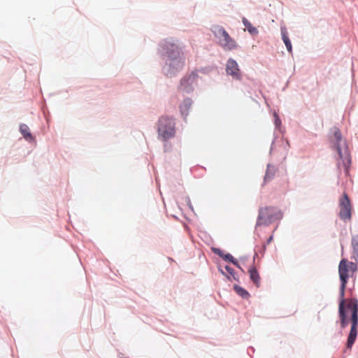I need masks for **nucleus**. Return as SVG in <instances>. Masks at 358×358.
<instances>
[{"mask_svg":"<svg viewBox=\"0 0 358 358\" xmlns=\"http://www.w3.org/2000/svg\"><path fill=\"white\" fill-rule=\"evenodd\" d=\"M226 72L236 80L242 79V75L237 62L233 58H229L226 64Z\"/></svg>","mask_w":358,"mask_h":358,"instance_id":"nucleus-10","label":"nucleus"},{"mask_svg":"<svg viewBox=\"0 0 358 358\" xmlns=\"http://www.w3.org/2000/svg\"><path fill=\"white\" fill-rule=\"evenodd\" d=\"M288 148H289V141L287 140L286 142H285V149L288 150Z\"/></svg>","mask_w":358,"mask_h":358,"instance_id":"nucleus-32","label":"nucleus"},{"mask_svg":"<svg viewBox=\"0 0 358 358\" xmlns=\"http://www.w3.org/2000/svg\"><path fill=\"white\" fill-rule=\"evenodd\" d=\"M216 265H217V271L218 272L222 275H223L224 277H225L227 279H229V276H228V274L227 273V271H225L224 270V268H223V266H222V264L219 262H216Z\"/></svg>","mask_w":358,"mask_h":358,"instance_id":"nucleus-24","label":"nucleus"},{"mask_svg":"<svg viewBox=\"0 0 358 358\" xmlns=\"http://www.w3.org/2000/svg\"><path fill=\"white\" fill-rule=\"evenodd\" d=\"M194 71H196V75H198V73H201L203 74H208L210 72V68L208 66L201 67L199 69L194 70Z\"/></svg>","mask_w":358,"mask_h":358,"instance_id":"nucleus-25","label":"nucleus"},{"mask_svg":"<svg viewBox=\"0 0 358 358\" xmlns=\"http://www.w3.org/2000/svg\"><path fill=\"white\" fill-rule=\"evenodd\" d=\"M185 201H186V202L187 203V205H188L189 208L192 210H193V206H192V203H191V201H190L189 197V196H187V197H186V199H185Z\"/></svg>","mask_w":358,"mask_h":358,"instance_id":"nucleus-29","label":"nucleus"},{"mask_svg":"<svg viewBox=\"0 0 358 358\" xmlns=\"http://www.w3.org/2000/svg\"><path fill=\"white\" fill-rule=\"evenodd\" d=\"M124 358H129V357H124Z\"/></svg>","mask_w":358,"mask_h":358,"instance_id":"nucleus-35","label":"nucleus"},{"mask_svg":"<svg viewBox=\"0 0 358 358\" xmlns=\"http://www.w3.org/2000/svg\"><path fill=\"white\" fill-rule=\"evenodd\" d=\"M350 272H351V275H352V274L357 271V263H354V262H350Z\"/></svg>","mask_w":358,"mask_h":358,"instance_id":"nucleus-26","label":"nucleus"},{"mask_svg":"<svg viewBox=\"0 0 358 358\" xmlns=\"http://www.w3.org/2000/svg\"><path fill=\"white\" fill-rule=\"evenodd\" d=\"M276 138H277L276 136H275V137H274V139L273 140V141H272V143H271V148H270V152H270V154L272 152L273 147V145H274V143H275V141Z\"/></svg>","mask_w":358,"mask_h":358,"instance_id":"nucleus-31","label":"nucleus"},{"mask_svg":"<svg viewBox=\"0 0 358 358\" xmlns=\"http://www.w3.org/2000/svg\"><path fill=\"white\" fill-rule=\"evenodd\" d=\"M255 348L252 347V346H250L247 349V353L248 355L251 357L252 358V354H253L255 352Z\"/></svg>","mask_w":358,"mask_h":358,"instance_id":"nucleus-27","label":"nucleus"},{"mask_svg":"<svg viewBox=\"0 0 358 358\" xmlns=\"http://www.w3.org/2000/svg\"><path fill=\"white\" fill-rule=\"evenodd\" d=\"M192 103V99L189 97H186L179 105L180 112L181 113L182 117L184 119H185L187 116L189 115V110Z\"/></svg>","mask_w":358,"mask_h":358,"instance_id":"nucleus-12","label":"nucleus"},{"mask_svg":"<svg viewBox=\"0 0 358 358\" xmlns=\"http://www.w3.org/2000/svg\"><path fill=\"white\" fill-rule=\"evenodd\" d=\"M224 48L226 50L231 51L235 49H238V48H240V46L238 45L236 41L232 38L230 43H229L228 45H225Z\"/></svg>","mask_w":358,"mask_h":358,"instance_id":"nucleus-23","label":"nucleus"},{"mask_svg":"<svg viewBox=\"0 0 358 358\" xmlns=\"http://www.w3.org/2000/svg\"><path fill=\"white\" fill-rule=\"evenodd\" d=\"M343 358H345V356H343Z\"/></svg>","mask_w":358,"mask_h":358,"instance_id":"nucleus-34","label":"nucleus"},{"mask_svg":"<svg viewBox=\"0 0 358 358\" xmlns=\"http://www.w3.org/2000/svg\"><path fill=\"white\" fill-rule=\"evenodd\" d=\"M349 324L350 323V330L348 335L345 348L343 350V353H347L348 351H351L353 345L355 344L357 335H358V310L355 307L353 310H349Z\"/></svg>","mask_w":358,"mask_h":358,"instance_id":"nucleus-5","label":"nucleus"},{"mask_svg":"<svg viewBox=\"0 0 358 358\" xmlns=\"http://www.w3.org/2000/svg\"><path fill=\"white\" fill-rule=\"evenodd\" d=\"M330 133L334 136L336 141L331 148L332 149H335L337 151L338 157L341 160L344 166V172L345 174H347L349 173L352 164L351 155L347 141H345L343 142L344 150H343L341 145L343 136L340 129L338 127L334 126L331 128Z\"/></svg>","mask_w":358,"mask_h":358,"instance_id":"nucleus-3","label":"nucleus"},{"mask_svg":"<svg viewBox=\"0 0 358 358\" xmlns=\"http://www.w3.org/2000/svg\"><path fill=\"white\" fill-rule=\"evenodd\" d=\"M276 169L274 165L271 164H268L266 166V170L265 173V176L264 177V183L263 185H265L268 181L272 180L275 174Z\"/></svg>","mask_w":358,"mask_h":358,"instance_id":"nucleus-16","label":"nucleus"},{"mask_svg":"<svg viewBox=\"0 0 358 358\" xmlns=\"http://www.w3.org/2000/svg\"><path fill=\"white\" fill-rule=\"evenodd\" d=\"M168 259H169V261L173 262V258H171V257H169Z\"/></svg>","mask_w":358,"mask_h":358,"instance_id":"nucleus-33","label":"nucleus"},{"mask_svg":"<svg viewBox=\"0 0 358 358\" xmlns=\"http://www.w3.org/2000/svg\"><path fill=\"white\" fill-rule=\"evenodd\" d=\"M198 77L199 75H196V71H192L190 73L185 74L180 80V85L178 87V91L185 94L192 93L194 90L193 83Z\"/></svg>","mask_w":358,"mask_h":358,"instance_id":"nucleus-7","label":"nucleus"},{"mask_svg":"<svg viewBox=\"0 0 358 358\" xmlns=\"http://www.w3.org/2000/svg\"><path fill=\"white\" fill-rule=\"evenodd\" d=\"M350 262L346 258H343L338 265V275L340 280L339 294H338V315L341 324V329H344L349 324V310H353L355 307L358 310V299L354 296L349 299L345 303V290L348 280L351 275Z\"/></svg>","mask_w":358,"mask_h":358,"instance_id":"nucleus-2","label":"nucleus"},{"mask_svg":"<svg viewBox=\"0 0 358 358\" xmlns=\"http://www.w3.org/2000/svg\"><path fill=\"white\" fill-rule=\"evenodd\" d=\"M339 217L341 220L346 221L352 218V204L346 192H343L339 199Z\"/></svg>","mask_w":358,"mask_h":358,"instance_id":"nucleus-8","label":"nucleus"},{"mask_svg":"<svg viewBox=\"0 0 358 358\" xmlns=\"http://www.w3.org/2000/svg\"><path fill=\"white\" fill-rule=\"evenodd\" d=\"M281 38L289 53L292 52V45L285 26L280 27Z\"/></svg>","mask_w":358,"mask_h":358,"instance_id":"nucleus-13","label":"nucleus"},{"mask_svg":"<svg viewBox=\"0 0 358 358\" xmlns=\"http://www.w3.org/2000/svg\"><path fill=\"white\" fill-rule=\"evenodd\" d=\"M157 132L164 141L173 137L176 134V119L172 115H163L157 122Z\"/></svg>","mask_w":358,"mask_h":358,"instance_id":"nucleus-4","label":"nucleus"},{"mask_svg":"<svg viewBox=\"0 0 358 358\" xmlns=\"http://www.w3.org/2000/svg\"><path fill=\"white\" fill-rule=\"evenodd\" d=\"M257 252H255L253 257V263H255V258L257 257ZM248 273L250 280L257 287H259L261 278L259 273L254 264H252V265L249 267Z\"/></svg>","mask_w":358,"mask_h":358,"instance_id":"nucleus-11","label":"nucleus"},{"mask_svg":"<svg viewBox=\"0 0 358 358\" xmlns=\"http://www.w3.org/2000/svg\"><path fill=\"white\" fill-rule=\"evenodd\" d=\"M20 131L22 135L23 138L28 142H32L35 140V137L31 133L29 127L26 124H20Z\"/></svg>","mask_w":358,"mask_h":358,"instance_id":"nucleus-14","label":"nucleus"},{"mask_svg":"<svg viewBox=\"0 0 358 358\" xmlns=\"http://www.w3.org/2000/svg\"><path fill=\"white\" fill-rule=\"evenodd\" d=\"M233 290L243 299L248 300L251 296L250 292L246 289L238 284H234L233 285Z\"/></svg>","mask_w":358,"mask_h":358,"instance_id":"nucleus-15","label":"nucleus"},{"mask_svg":"<svg viewBox=\"0 0 358 358\" xmlns=\"http://www.w3.org/2000/svg\"><path fill=\"white\" fill-rule=\"evenodd\" d=\"M273 123H274L275 129L278 130L280 132H282V120H281L279 115L275 110L273 112Z\"/></svg>","mask_w":358,"mask_h":358,"instance_id":"nucleus-21","label":"nucleus"},{"mask_svg":"<svg viewBox=\"0 0 358 358\" xmlns=\"http://www.w3.org/2000/svg\"><path fill=\"white\" fill-rule=\"evenodd\" d=\"M268 209V207L259 208L258 210V216L255 224V228L260 226H268L276 220H280L283 217V213L281 210H278L276 212L270 214L266 217V211Z\"/></svg>","mask_w":358,"mask_h":358,"instance_id":"nucleus-6","label":"nucleus"},{"mask_svg":"<svg viewBox=\"0 0 358 358\" xmlns=\"http://www.w3.org/2000/svg\"><path fill=\"white\" fill-rule=\"evenodd\" d=\"M266 250V244H263V245L260 247V248H259V252L260 254H262V256H263V255H264V253H265Z\"/></svg>","mask_w":358,"mask_h":358,"instance_id":"nucleus-28","label":"nucleus"},{"mask_svg":"<svg viewBox=\"0 0 358 358\" xmlns=\"http://www.w3.org/2000/svg\"><path fill=\"white\" fill-rule=\"evenodd\" d=\"M228 276H229V279H227L229 281L231 282L233 280L240 282V278L238 273L229 264H226L224 266Z\"/></svg>","mask_w":358,"mask_h":358,"instance_id":"nucleus-17","label":"nucleus"},{"mask_svg":"<svg viewBox=\"0 0 358 358\" xmlns=\"http://www.w3.org/2000/svg\"><path fill=\"white\" fill-rule=\"evenodd\" d=\"M211 30L214 34L215 37L220 39V41L222 38L227 31L225 29L220 25L213 26Z\"/></svg>","mask_w":358,"mask_h":358,"instance_id":"nucleus-18","label":"nucleus"},{"mask_svg":"<svg viewBox=\"0 0 358 358\" xmlns=\"http://www.w3.org/2000/svg\"><path fill=\"white\" fill-rule=\"evenodd\" d=\"M231 39L232 38L230 36L229 33L226 31L225 34L220 41V45L224 48L225 45H227L229 43H230Z\"/></svg>","mask_w":358,"mask_h":358,"instance_id":"nucleus-22","label":"nucleus"},{"mask_svg":"<svg viewBox=\"0 0 358 358\" xmlns=\"http://www.w3.org/2000/svg\"><path fill=\"white\" fill-rule=\"evenodd\" d=\"M242 22L245 29L248 30L250 34L257 35L259 31L257 27H254L250 22H249L245 17H243Z\"/></svg>","mask_w":358,"mask_h":358,"instance_id":"nucleus-19","label":"nucleus"},{"mask_svg":"<svg viewBox=\"0 0 358 358\" xmlns=\"http://www.w3.org/2000/svg\"><path fill=\"white\" fill-rule=\"evenodd\" d=\"M273 240V235L271 234L267 239H266V243H264V244H266V245L270 244L272 241Z\"/></svg>","mask_w":358,"mask_h":358,"instance_id":"nucleus-30","label":"nucleus"},{"mask_svg":"<svg viewBox=\"0 0 358 358\" xmlns=\"http://www.w3.org/2000/svg\"><path fill=\"white\" fill-rule=\"evenodd\" d=\"M185 46L173 38L162 40L157 48L162 72L167 78H173L183 69L185 65Z\"/></svg>","mask_w":358,"mask_h":358,"instance_id":"nucleus-1","label":"nucleus"},{"mask_svg":"<svg viewBox=\"0 0 358 358\" xmlns=\"http://www.w3.org/2000/svg\"><path fill=\"white\" fill-rule=\"evenodd\" d=\"M213 253L219 256L227 264H231L242 272H245L243 268L241 267L237 259H236L231 253L226 252L224 250L220 248L211 247L210 248Z\"/></svg>","mask_w":358,"mask_h":358,"instance_id":"nucleus-9","label":"nucleus"},{"mask_svg":"<svg viewBox=\"0 0 358 358\" xmlns=\"http://www.w3.org/2000/svg\"><path fill=\"white\" fill-rule=\"evenodd\" d=\"M352 246L353 249L352 258H354L356 261H358V234L352 236Z\"/></svg>","mask_w":358,"mask_h":358,"instance_id":"nucleus-20","label":"nucleus"}]
</instances>
